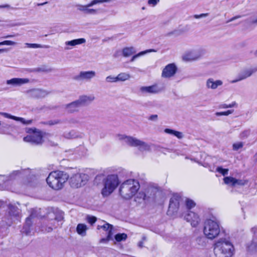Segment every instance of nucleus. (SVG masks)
Returning a JSON list of instances; mask_svg holds the SVG:
<instances>
[{
  "mask_svg": "<svg viewBox=\"0 0 257 257\" xmlns=\"http://www.w3.org/2000/svg\"><path fill=\"white\" fill-rule=\"evenodd\" d=\"M140 188V183L137 180L130 179L120 185L119 192L123 198L130 199L136 194Z\"/></svg>",
  "mask_w": 257,
  "mask_h": 257,
  "instance_id": "nucleus-1",
  "label": "nucleus"
},
{
  "mask_svg": "<svg viewBox=\"0 0 257 257\" xmlns=\"http://www.w3.org/2000/svg\"><path fill=\"white\" fill-rule=\"evenodd\" d=\"M69 177V175L64 171H55L49 174L46 181L50 187L55 190H59L63 187Z\"/></svg>",
  "mask_w": 257,
  "mask_h": 257,
  "instance_id": "nucleus-2",
  "label": "nucleus"
},
{
  "mask_svg": "<svg viewBox=\"0 0 257 257\" xmlns=\"http://www.w3.org/2000/svg\"><path fill=\"white\" fill-rule=\"evenodd\" d=\"M119 140H123L130 146L138 147L139 150L142 152L150 151L151 147H153L155 150L159 151H161L162 149V148L159 146L154 145L150 146L146 143L131 136L121 135L119 136Z\"/></svg>",
  "mask_w": 257,
  "mask_h": 257,
  "instance_id": "nucleus-3",
  "label": "nucleus"
},
{
  "mask_svg": "<svg viewBox=\"0 0 257 257\" xmlns=\"http://www.w3.org/2000/svg\"><path fill=\"white\" fill-rule=\"evenodd\" d=\"M220 227L219 221L216 218L206 219L204 224V234L208 239H213L219 234Z\"/></svg>",
  "mask_w": 257,
  "mask_h": 257,
  "instance_id": "nucleus-4",
  "label": "nucleus"
},
{
  "mask_svg": "<svg viewBox=\"0 0 257 257\" xmlns=\"http://www.w3.org/2000/svg\"><path fill=\"white\" fill-rule=\"evenodd\" d=\"M234 247L228 241H218L215 244L214 252L216 257H231Z\"/></svg>",
  "mask_w": 257,
  "mask_h": 257,
  "instance_id": "nucleus-5",
  "label": "nucleus"
},
{
  "mask_svg": "<svg viewBox=\"0 0 257 257\" xmlns=\"http://www.w3.org/2000/svg\"><path fill=\"white\" fill-rule=\"evenodd\" d=\"M119 184L118 176L115 174L108 175L104 180V187L101 193L103 196L110 195Z\"/></svg>",
  "mask_w": 257,
  "mask_h": 257,
  "instance_id": "nucleus-6",
  "label": "nucleus"
},
{
  "mask_svg": "<svg viewBox=\"0 0 257 257\" xmlns=\"http://www.w3.org/2000/svg\"><path fill=\"white\" fill-rule=\"evenodd\" d=\"M88 180V176L85 174L78 173L70 178V185L72 188H78L84 186Z\"/></svg>",
  "mask_w": 257,
  "mask_h": 257,
  "instance_id": "nucleus-7",
  "label": "nucleus"
},
{
  "mask_svg": "<svg viewBox=\"0 0 257 257\" xmlns=\"http://www.w3.org/2000/svg\"><path fill=\"white\" fill-rule=\"evenodd\" d=\"M181 197L177 195H173L170 200L168 210L167 214L171 217H175L179 209Z\"/></svg>",
  "mask_w": 257,
  "mask_h": 257,
  "instance_id": "nucleus-8",
  "label": "nucleus"
},
{
  "mask_svg": "<svg viewBox=\"0 0 257 257\" xmlns=\"http://www.w3.org/2000/svg\"><path fill=\"white\" fill-rule=\"evenodd\" d=\"M27 96L31 98H41L47 96L50 92L41 89H32L26 92Z\"/></svg>",
  "mask_w": 257,
  "mask_h": 257,
  "instance_id": "nucleus-9",
  "label": "nucleus"
},
{
  "mask_svg": "<svg viewBox=\"0 0 257 257\" xmlns=\"http://www.w3.org/2000/svg\"><path fill=\"white\" fill-rule=\"evenodd\" d=\"M225 184L232 187L243 186L248 183V180L245 179H237L232 177H225L223 179Z\"/></svg>",
  "mask_w": 257,
  "mask_h": 257,
  "instance_id": "nucleus-10",
  "label": "nucleus"
},
{
  "mask_svg": "<svg viewBox=\"0 0 257 257\" xmlns=\"http://www.w3.org/2000/svg\"><path fill=\"white\" fill-rule=\"evenodd\" d=\"M256 71L257 67L244 69L238 74L237 78L235 79L232 80L231 82L232 83H234L244 80L250 76L253 73Z\"/></svg>",
  "mask_w": 257,
  "mask_h": 257,
  "instance_id": "nucleus-11",
  "label": "nucleus"
},
{
  "mask_svg": "<svg viewBox=\"0 0 257 257\" xmlns=\"http://www.w3.org/2000/svg\"><path fill=\"white\" fill-rule=\"evenodd\" d=\"M203 50L196 49L187 52L183 56V59L185 61H191L199 59L203 55Z\"/></svg>",
  "mask_w": 257,
  "mask_h": 257,
  "instance_id": "nucleus-12",
  "label": "nucleus"
},
{
  "mask_svg": "<svg viewBox=\"0 0 257 257\" xmlns=\"http://www.w3.org/2000/svg\"><path fill=\"white\" fill-rule=\"evenodd\" d=\"M23 140L26 142L31 143L35 145H39L42 143L43 137L41 132H37L32 135L24 137Z\"/></svg>",
  "mask_w": 257,
  "mask_h": 257,
  "instance_id": "nucleus-13",
  "label": "nucleus"
},
{
  "mask_svg": "<svg viewBox=\"0 0 257 257\" xmlns=\"http://www.w3.org/2000/svg\"><path fill=\"white\" fill-rule=\"evenodd\" d=\"M177 70V68L174 64H168L163 69L161 76L163 78H170L175 74Z\"/></svg>",
  "mask_w": 257,
  "mask_h": 257,
  "instance_id": "nucleus-14",
  "label": "nucleus"
},
{
  "mask_svg": "<svg viewBox=\"0 0 257 257\" xmlns=\"http://www.w3.org/2000/svg\"><path fill=\"white\" fill-rule=\"evenodd\" d=\"M157 190L154 188H148L147 193L140 192L137 195V198L143 199L144 200H149L150 199H154Z\"/></svg>",
  "mask_w": 257,
  "mask_h": 257,
  "instance_id": "nucleus-15",
  "label": "nucleus"
},
{
  "mask_svg": "<svg viewBox=\"0 0 257 257\" xmlns=\"http://www.w3.org/2000/svg\"><path fill=\"white\" fill-rule=\"evenodd\" d=\"M96 75L94 71H81L78 75L73 77V79L78 81L82 80H89Z\"/></svg>",
  "mask_w": 257,
  "mask_h": 257,
  "instance_id": "nucleus-16",
  "label": "nucleus"
},
{
  "mask_svg": "<svg viewBox=\"0 0 257 257\" xmlns=\"http://www.w3.org/2000/svg\"><path fill=\"white\" fill-rule=\"evenodd\" d=\"M185 219L191 223L192 227H196L200 222V219L199 216L194 212L189 211L185 216Z\"/></svg>",
  "mask_w": 257,
  "mask_h": 257,
  "instance_id": "nucleus-17",
  "label": "nucleus"
},
{
  "mask_svg": "<svg viewBox=\"0 0 257 257\" xmlns=\"http://www.w3.org/2000/svg\"><path fill=\"white\" fill-rule=\"evenodd\" d=\"M251 231L253 232L254 235L252 241L246 245L248 251L254 252L257 251V228H252Z\"/></svg>",
  "mask_w": 257,
  "mask_h": 257,
  "instance_id": "nucleus-18",
  "label": "nucleus"
},
{
  "mask_svg": "<svg viewBox=\"0 0 257 257\" xmlns=\"http://www.w3.org/2000/svg\"><path fill=\"white\" fill-rule=\"evenodd\" d=\"M29 82L30 80L28 78H14L7 80L6 83L8 85H11L13 86H20Z\"/></svg>",
  "mask_w": 257,
  "mask_h": 257,
  "instance_id": "nucleus-19",
  "label": "nucleus"
},
{
  "mask_svg": "<svg viewBox=\"0 0 257 257\" xmlns=\"http://www.w3.org/2000/svg\"><path fill=\"white\" fill-rule=\"evenodd\" d=\"M81 106L77 100L64 105V108L68 113H72L79 111Z\"/></svg>",
  "mask_w": 257,
  "mask_h": 257,
  "instance_id": "nucleus-20",
  "label": "nucleus"
},
{
  "mask_svg": "<svg viewBox=\"0 0 257 257\" xmlns=\"http://www.w3.org/2000/svg\"><path fill=\"white\" fill-rule=\"evenodd\" d=\"M0 115L4 116L6 118H10L14 119L16 121H19L21 122H22L23 124H31L32 122V120H26L24 118L17 117L16 116L12 115L9 113H6V112H0Z\"/></svg>",
  "mask_w": 257,
  "mask_h": 257,
  "instance_id": "nucleus-21",
  "label": "nucleus"
},
{
  "mask_svg": "<svg viewBox=\"0 0 257 257\" xmlns=\"http://www.w3.org/2000/svg\"><path fill=\"white\" fill-rule=\"evenodd\" d=\"M141 92L143 93H157L161 91V89L157 85H153L149 86H142L140 88Z\"/></svg>",
  "mask_w": 257,
  "mask_h": 257,
  "instance_id": "nucleus-22",
  "label": "nucleus"
},
{
  "mask_svg": "<svg viewBox=\"0 0 257 257\" xmlns=\"http://www.w3.org/2000/svg\"><path fill=\"white\" fill-rule=\"evenodd\" d=\"M223 82L221 80H217L214 81L213 78H209L206 81V87L208 89H215L219 86L222 85Z\"/></svg>",
  "mask_w": 257,
  "mask_h": 257,
  "instance_id": "nucleus-23",
  "label": "nucleus"
},
{
  "mask_svg": "<svg viewBox=\"0 0 257 257\" xmlns=\"http://www.w3.org/2000/svg\"><path fill=\"white\" fill-rule=\"evenodd\" d=\"M94 99V97L92 95H81L77 99L80 104L81 107L87 105L91 102Z\"/></svg>",
  "mask_w": 257,
  "mask_h": 257,
  "instance_id": "nucleus-24",
  "label": "nucleus"
},
{
  "mask_svg": "<svg viewBox=\"0 0 257 257\" xmlns=\"http://www.w3.org/2000/svg\"><path fill=\"white\" fill-rule=\"evenodd\" d=\"M91 6H88V4L85 6L79 5L77 6L78 10L82 12L84 14L87 15H94L96 14V10L93 9H89Z\"/></svg>",
  "mask_w": 257,
  "mask_h": 257,
  "instance_id": "nucleus-25",
  "label": "nucleus"
},
{
  "mask_svg": "<svg viewBox=\"0 0 257 257\" xmlns=\"http://www.w3.org/2000/svg\"><path fill=\"white\" fill-rule=\"evenodd\" d=\"M33 217V215L31 214L29 217H27L26 219L25 224L23 227L22 232L25 233L26 235H30L31 234L30 227L32 225L31 219Z\"/></svg>",
  "mask_w": 257,
  "mask_h": 257,
  "instance_id": "nucleus-26",
  "label": "nucleus"
},
{
  "mask_svg": "<svg viewBox=\"0 0 257 257\" xmlns=\"http://www.w3.org/2000/svg\"><path fill=\"white\" fill-rule=\"evenodd\" d=\"M87 227L86 225L82 223H79L77 225L76 227V231L78 234L82 236H85L86 234V230Z\"/></svg>",
  "mask_w": 257,
  "mask_h": 257,
  "instance_id": "nucleus-27",
  "label": "nucleus"
},
{
  "mask_svg": "<svg viewBox=\"0 0 257 257\" xmlns=\"http://www.w3.org/2000/svg\"><path fill=\"white\" fill-rule=\"evenodd\" d=\"M86 40L84 38L74 39L71 41H66L65 45L67 46H74L77 45L85 43Z\"/></svg>",
  "mask_w": 257,
  "mask_h": 257,
  "instance_id": "nucleus-28",
  "label": "nucleus"
},
{
  "mask_svg": "<svg viewBox=\"0 0 257 257\" xmlns=\"http://www.w3.org/2000/svg\"><path fill=\"white\" fill-rule=\"evenodd\" d=\"M136 53L135 48L133 47H125L122 49V55L127 57Z\"/></svg>",
  "mask_w": 257,
  "mask_h": 257,
  "instance_id": "nucleus-29",
  "label": "nucleus"
},
{
  "mask_svg": "<svg viewBox=\"0 0 257 257\" xmlns=\"http://www.w3.org/2000/svg\"><path fill=\"white\" fill-rule=\"evenodd\" d=\"M157 51L155 49H148V50H146L145 51H142V52H139L138 54H136V55H135L133 56V57L132 58L131 60V62H133L135 61V60L136 59H137V58L139 57H141L143 55H144L146 54H148L149 53H151V52H156Z\"/></svg>",
  "mask_w": 257,
  "mask_h": 257,
  "instance_id": "nucleus-30",
  "label": "nucleus"
},
{
  "mask_svg": "<svg viewBox=\"0 0 257 257\" xmlns=\"http://www.w3.org/2000/svg\"><path fill=\"white\" fill-rule=\"evenodd\" d=\"M63 137L67 139H72L77 138L79 137L78 133L74 130H71L68 132H65L63 134Z\"/></svg>",
  "mask_w": 257,
  "mask_h": 257,
  "instance_id": "nucleus-31",
  "label": "nucleus"
},
{
  "mask_svg": "<svg viewBox=\"0 0 257 257\" xmlns=\"http://www.w3.org/2000/svg\"><path fill=\"white\" fill-rule=\"evenodd\" d=\"M9 213L11 216H17L19 213V209L17 207L13 205H9Z\"/></svg>",
  "mask_w": 257,
  "mask_h": 257,
  "instance_id": "nucleus-32",
  "label": "nucleus"
},
{
  "mask_svg": "<svg viewBox=\"0 0 257 257\" xmlns=\"http://www.w3.org/2000/svg\"><path fill=\"white\" fill-rule=\"evenodd\" d=\"M131 77L130 75L126 73H120L117 76V81H124L129 79Z\"/></svg>",
  "mask_w": 257,
  "mask_h": 257,
  "instance_id": "nucleus-33",
  "label": "nucleus"
},
{
  "mask_svg": "<svg viewBox=\"0 0 257 257\" xmlns=\"http://www.w3.org/2000/svg\"><path fill=\"white\" fill-rule=\"evenodd\" d=\"M127 237V234L124 233H117L114 236V238L116 241L120 242L125 240Z\"/></svg>",
  "mask_w": 257,
  "mask_h": 257,
  "instance_id": "nucleus-34",
  "label": "nucleus"
},
{
  "mask_svg": "<svg viewBox=\"0 0 257 257\" xmlns=\"http://www.w3.org/2000/svg\"><path fill=\"white\" fill-rule=\"evenodd\" d=\"M25 45H27L28 48H49L50 47L48 45H41L38 44L26 43Z\"/></svg>",
  "mask_w": 257,
  "mask_h": 257,
  "instance_id": "nucleus-35",
  "label": "nucleus"
},
{
  "mask_svg": "<svg viewBox=\"0 0 257 257\" xmlns=\"http://www.w3.org/2000/svg\"><path fill=\"white\" fill-rule=\"evenodd\" d=\"M215 171L221 174L223 176H225L228 173V169H224L221 167H218L215 169Z\"/></svg>",
  "mask_w": 257,
  "mask_h": 257,
  "instance_id": "nucleus-36",
  "label": "nucleus"
},
{
  "mask_svg": "<svg viewBox=\"0 0 257 257\" xmlns=\"http://www.w3.org/2000/svg\"><path fill=\"white\" fill-rule=\"evenodd\" d=\"M236 106H237L236 103L235 101H234L229 104H225V103L221 104L219 106V108H227L233 107Z\"/></svg>",
  "mask_w": 257,
  "mask_h": 257,
  "instance_id": "nucleus-37",
  "label": "nucleus"
},
{
  "mask_svg": "<svg viewBox=\"0 0 257 257\" xmlns=\"http://www.w3.org/2000/svg\"><path fill=\"white\" fill-rule=\"evenodd\" d=\"M111 0H93L89 4H88V6H93V5L101 4L103 3H108L110 2Z\"/></svg>",
  "mask_w": 257,
  "mask_h": 257,
  "instance_id": "nucleus-38",
  "label": "nucleus"
},
{
  "mask_svg": "<svg viewBox=\"0 0 257 257\" xmlns=\"http://www.w3.org/2000/svg\"><path fill=\"white\" fill-rule=\"evenodd\" d=\"M52 69L51 68L45 69L44 68H36L34 69H31L30 72H51Z\"/></svg>",
  "mask_w": 257,
  "mask_h": 257,
  "instance_id": "nucleus-39",
  "label": "nucleus"
},
{
  "mask_svg": "<svg viewBox=\"0 0 257 257\" xmlns=\"http://www.w3.org/2000/svg\"><path fill=\"white\" fill-rule=\"evenodd\" d=\"M186 205L188 209H190L195 206V203L192 200L187 199L186 200Z\"/></svg>",
  "mask_w": 257,
  "mask_h": 257,
  "instance_id": "nucleus-40",
  "label": "nucleus"
},
{
  "mask_svg": "<svg viewBox=\"0 0 257 257\" xmlns=\"http://www.w3.org/2000/svg\"><path fill=\"white\" fill-rule=\"evenodd\" d=\"M233 112V110H228L222 112H217L215 113V115L216 116H221V115H228Z\"/></svg>",
  "mask_w": 257,
  "mask_h": 257,
  "instance_id": "nucleus-41",
  "label": "nucleus"
},
{
  "mask_svg": "<svg viewBox=\"0 0 257 257\" xmlns=\"http://www.w3.org/2000/svg\"><path fill=\"white\" fill-rule=\"evenodd\" d=\"M112 227V225L108 223H105L103 225L97 226V229H99L100 228H102L105 231H107L108 229H109L110 228Z\"/></svg>",
  "mask_w": 257,
  "mask_h": 257,
  "instance_id": "nucleus-42",
  "label": "nucleus"
},
{
  "mask_svg": "<svg viewBox=\"0 0 257 257\" xmlns=\"http://www.w3.org/2000/svg\"><path fill=\"white\" fill-rule=\"evenodd\" d=\"M250 134V130H246L242 132H241L240 134V138L242 139H244L246 138H247Z\"/></svg>",
  "mask_w": 257,
  "mask_h": 257,
  "instance_id": "nucleus-43",
  "label": "nucleus"
},
{
  "mask_svg": "<svg viewBox=\"0 0 257 257\" xmlns=\"http://www.w3.org/2000/svg\"><path fill=\"white\" fill-rule=\"evenodd\" d=\"M105 80L107 82H116L117 81V76H108L106 77Z\"/></svg>",
  "mask_w": 257,
  "mask_h": 257,
  "instance_id": "nucleus-44",
  "label": "nucleus"
},
{
  "mask_svg": "<svg viewBox=\"0 0 257 257\" xmlns=\"http://www.w3.org/2000/svg\"><path fill=\"white\" fill-rule=\"evenodd\" d=\"M87 220L88 223L91 224H93L96 222V218L94 216H88L87 217Z\"/></svg>",
  "mask_w": 257,
  "mask_h": 257,
  "instance_id": "nucleus-45",
  "label": "nucleus"
},
{
  "mask_svg": "<svg viewBox=\"0 0 257 257\" xmlns=\"http://www.w3.org/2000/svg\"><path fill=\"white\" fill-rule=\"evenodd\" d=\"M243 147V143L241 142L237 143L233 145V149L234 150H238Z\"/></svg>",
  "mask_w": 257,
  "mask_h": 257,
  "instance_id": "nucleus-46",
  "label": "nucleus"
},
{
  "mask_svg": "<svg viewBox=\"0 0 257 257\" xmlns=\"http://www.w3.org/2000/svg\"><path fill=\"white\" fill-rule=\"evenodd\" d=\"M16 44V42L9 40H6L1 42L2 45H15Z\"/></svg>",
  "mask_w": 257,
  "mask_h": 257,
  "instance_id": "nucleus-47",
  "label": "nucleus"
},
{
  "mask_svg": "<svg viewBox=\"0 0 257 257\" xmlns=\"http://www.w3.org/2000/svg\"><path fill=\"white\" fill-rule=\"evenodd\" d=\"M160 2V0H148V4L153 7L156 6Z\"/></svg>",
  "mask_w": 257,
  "mask_h": 257,
  "instance_id": "nucleus-48",
  "label": "nucleus"
},
{
  "mask_svg": "<svg viewBox=\"0 0 257 257\" xmlns=\"http://www.w3.org/2000/svg\"><path fill=\"white\" fill-rule=\"evenodd\" d=\"M174 136L176 137L179 139H181L183 138L184 135L182 132L176 131Z\"/></svg>",
  "mask_w": 257,
  "mask_h": 257,
  "instance_id": "nucleus-49",
  "label": "nucleus"
},
{
  "mask_svg": "<svg viewBox=\"0 0 257 257\" xmlns=\"http://www.w3.org/2000/svg\"><path fill=\"white\" fill-rule=\"evenodd\" d=\"M60 123H61L60 120L56 119V120H52L49 121L48 122V124L50 125H52L57 124H58Z\"/></svg>",
  "mask_w": 257,
  "mask_h": 257,
  "instance_id": "nucleus-50",
  "label": "nucleus"
},
{
  "mask_svg": "<svg viewBox=\"0 0 257 257\" xmlns=\"http://www.w3.org/2000/svg\"><path fill=\"white\" fill-rule=\"evenodd\" d=\"M158 116L157 114H152L149 117L148 119L151 121H156L158 120Z\"/></svg>",
  "mask_w": 257,
  "mask_h": 257,
  "instance_id": "nucleus-51",
  "label": "nucleus"
},
{
  "mask_svg": "<svg viewBox=\"0 0 257 257\" xmlns=\"http://www.w3.org/2000/svg\"><path fill=\"white\" fill-rule=\"evenodd\" d=\"M113 228V227L112 226V227L110 228L109 229H108L107 231H108L107 237H108V239H112V236L113 235V233H112Z\"/></svg>",
  "mask_w": 257,
  "mask_h": 257,
  "instance_id": "nucleus-52",
  "label": "nucleus"
},
{
  "mask_svg": "<svg viewBox=\"0 0 257 257\" xmlns=\"http://www.w3.org/2000/svg\"><path fill=\"white\" fill-rule=\"evenodd\" d=\"M175 131H176L172 130V129H170V128H165L164 130V132L165 133L168 134H170V135H173V136H174V134L175 133Z\"/></svg>",
  "mask_w": 257,
  "mask_h": 257,
  "instance_id": "nucleus-53",
  "label": "nucleus"
},
{
  "mask_svg": "<svg viewBox=\"0 0 257 257\" xmlns=\"http://www.w3.org/2000/svg\"><path fill=\"white\" fill-rule=\"evenodd\" d=\"M208 15V14H207V13L201 14L200 15H195L194 16V17L196 19H200V18H205V17H207Z\"/></svg>",
  "mask_w": 257,
  "mask_h": 257,
  "instance_id": "nucleus-54",
  "label": "nucleus"
},
{
  "mask_svg": "<svg viewBox=\"0 0 257 257\" xmlns=\"http://www.w3.org/2000/svg\"><path fill=\"white\" fill-rule=\"evenodd\" d=\"M146 239V237L145 236L142 237V240L140 241L138 243V245L139 247L142 248L144 246V241Z\"/></svg>",
  "mask_w": 257,
  "mask_h": 257,
  "instance_id": "nucleus-55",
  "label": "nucleus"
},
{
  "mask_svg": "<svg viewBox=\"0 0 257 257\" xmlns=\"http://www.w3.org/2000/svg\"><path fill=\"white\" fill-rule=\"evenodd\" d=\"M241 17V16H240V15L236 16L235 17H232V18H231L229 20H228L226 23H229V22H232V21H234L235 20H236L237 19L240 18Z\"/></svg>",
  "mask_w": 257,
  "mask_h": 257,
  "instance_id": "nucleus-56",
  "label": "nucleus"
},
{
  "mask_svg": "<svg viewBox=\"0 0 257 257\" xmlns=\"http://www.w3.org/2000/svg\"><path fill=\"white\" fill-rule=\"evenodd\" d=\"M27 132L28 133H30V134L32 133L33 134L34 133H36L37 132L36 131V128H34V129H33V128H29L27 131Z\"/></svg>",
  "mask_w": 257,
  "mask_h": 257,
  "instance_id": "nucleus-57",
  "label": "nucleus"
},
{
  "mask_svg": "<svg viewBox=\"0 0 257 257\" xmlns=\"http://www.w3.org/2000/svg\"><path fill=\"white\" fill-rule=\"evenodd\" d=\"M110 240V239H108L107 237L106 238H103L100 239V242L101 243H106L108 240Z\"/></svg>",
  "mask_w": 257,
  "mask_h": 257,
  "instance_id": "nucleus-58",
  "label": "nucleus"
},
{
  "mask_svg": "<svg viewBox=\"0 0 257 257\" xmlns=\"http://www.w3.org/2000/svg\"><path fill=\"white\" fill-rule=\"evenodd\" d=\"M10 6L8 4L0 5V8H10Z\"/></svg>",
  "mask_w": 257,
  "mask_h": 257,
  "instance_id": "nucleus-59",
  "label": "nucleus"
},
{
  "mask_svg": "<svg viewBox=\"0 0 257 257\" xmlns=\"http://www.w3.org/2000/svg\"><path fill=\"white\" fill-rule=\"evenodd\" d=\"M209 170L211 172H214L215 171V166H209V168H208Z\"/></svg>",
  "mask_w": 257,
  "mask_h": 257,
  "instance_id": "nucleus-60",
  "label": "nucleus"
},
{
  "mask_svg": "<svg viewBox=\"0 0 257 257\" xmlns=\"http://www.w3.org/2000/svg\"><path fill=\"white\" fill-rule=\"evenodd\" d=\"M20 174V171H14L12 174V175H18Z\"/></svg>",
  "mask_w": 257,
  "mask_h": 257,
  "instance_id": "nucleus-61",
  "label": "nucleus"
},
{
  "mask_svg": "<svg viewBox=\"0 0 257 257\" xmlns=\"http://www.w3.org/2000/svg\"><path fill=\"white\" fill-rule=\"evenodd\" d=\"M53 228L51 227H48L47 228H46L45 230L47 232H50L52 230Z\"/></svg>",
  "mask_w": 257,
  "mask_h": 257,
  "instance_id": "nucleus-62",
  "label": "nucleus"
},
{
  "mask_svg": "<svg viewBox=\"0 0 257 257\" xmlns=\"http://www.w3.org/2000/svg\"><path fill=\"white\" fill-rule=\"evenodd\" d=\"M203 166L205 167H206V168H209V166H210L207 163H204V164L203 165Z\"/></svg>",
  "mask_w": 257,
  "mask_h": 257,
  "instance_id": "nucleus-63",
  "label": "nucleus"
},
{
  "mask_svg": "<svg viewBox=\"0 0 257 257\" xmlns=\"http://www.w3.org/2000/svg\"><path fill=\"white\" fill-rule=\"evenodd\" d=\"M251 23L257 24V19L254 20L252 21Z\"/></svg>",
  "mask_w": 257,
  "mask_h": 257,
  "instance_id": "nucleus-64",
  "label": "nucleus"
}]
</instances>
